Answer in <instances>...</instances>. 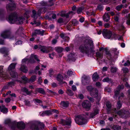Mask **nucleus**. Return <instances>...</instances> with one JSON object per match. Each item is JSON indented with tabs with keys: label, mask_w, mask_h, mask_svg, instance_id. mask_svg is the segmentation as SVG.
<instances>
[{
	"label": "nucleus",
	"mask_w": 130,
	"mask_h": 130,
	"mask_svg": "<svg viewBox=\"0 0 130 130\" xmlns=\"http://www.w3.org/2000/svg\"><path fill=\"white\" fill-rule=\"evenodd\" d=\"M129 12V11L128 10L124 9L122 11L121 13L124 14H126L128 13Z\"/></svg>",
	"instance_id": "obj_49"
},
{
	"label": "nucleus",
	"mask_w": 130,
	"mask_h": 130,
	"mask_svg": "<svg viewBox=\"0 0 130 130\" xmlns=\"http://www.w3.org/2000/svg\"><path fill=\"white\" fill-rule=\"evenodd\" d=\"M56 78L57 80L60 82L61 84H62L64 83V82H62L63 78L61 74H58Z\"/></svg>",
	"instance_id": "obj_23"
},
{
	"label": "nucleus",
	"mask_w": 130,
	"mask_h": 130,
	"mask_svg": "<svg viewBox=\"0 0 130 130\" xmlns=\"http://www.w3.org/2000/svg\"><path fill=\"white\" fill-rule=\"evenodd\" d=\"M86 88L88 91L90 92V93L92 92V90L95 89L93 88L91 86H87L86 87Z\"/></svg>",
	"instance_id": "obj_36"
},
{
	"label": "nucleus",
	"mask_w": 130,
	"mask_h": 130,
	"mask_svg": "<svg viewBox=\"0 0 130 130\" xmlns=\"http://www.w3.org/2000/svg\"><path fill=\"white\" fill-rule=\"evenodd\" d=\"M72 25L74 26H76L78 24V22L76 20H72L71 22Z\"/></svg>",
	"instance_id": "obj_38"
},
{
	"label": "nucleus",
	"mask_w": 130,
	"mask_h": 130,
	"mask_svg": "<svg viewBox=\"0 0 130 130\" xmlns=\"http://www.w3.org/2000/svg\"><path fill=\"white\" fill-rule=\"evenodd\" d=\"M44 125L43 123H39L37 124L33 125L31 127L32 130H43Z\"/></svg>",
	"instance_id": "obj_6"
},
{
	"label": "nucleus",
	"mask_w": 130,
	"mask_h": 130,
	"mask_svg": "<svg viewBox=\"0 0 130 130\" xmlns=\"http://www.w3.org/2000/svg\"><path fill=\"white\" fill-rule=\"evenodd\" d=\"M98 91L96 89H94L92 92L90 93L91 95L95 97H96L98 96Z\"/></svg>",
	"instance_id": "obj_18"
},
{
	"label": "nucleus",
	"mask_w": 130,
	"mask_h": 130,
	"mask_svg": "<svg viewBox=\"0 0 130 130\" xmlns=\"http://www.w3.org/2000/svg\"><path fill=\"white\" fill-rule=\"evenodd\" d=\"M124 86L123 85H119L117 87V89L119 90H120L121 89H123L124 88Z\"/></svg>",
	"instance_id": "obj_45"
},
{
	"label": "nucleus",
	"mask_w": 130,
	"mask_h": 130,
	"mask_svg": "<svg viewBox=\"0 0 130 130\" xmlns=\"http://www.w3.org/2000/svg\"><path fill=\"white\" fill-rule=\"evenodd\" d=\"M22 91L25 92L27 95L30 94L31 93L30 91H28V89L25 88H24L22 89Z\"/></svg>",
	"instance_id": "obj_33"
},
{
	"label": "nucleus",
	"mask_w": 130,
	"mask_h": 130,
	"mask_svg": "<svg viewBox=\"0 0 130 130\" xmlns=\"http://www.w3.org/2000/svg\"><path fill=\"white\" fill-rule=\"evenodd\" d=\"M68 57L70 61H75L76 60V56L75 54H70L68 56Z\"/></svg>",
	"instance_id": "obj_17"
},
{
	"label": "nucleus",
	"mask_w": 130,
	"mask_h": 130,
	"mask_svg": "<svg viewBox=\"0 0 130 130\" xmlns=\"http://www.w3.org/2000/svg\"><path fill=\"white\" fill-rule=\"evenodd\" d=\"M96 55L98 58L102 59L103 57L102 54L99 52L96 53Z\"/></svg>",
	"instance_id": "obj_40"
},
{
	"label": "nucleus",
	"mask_w": 130,
	"mask_h": 130,
	"mask_svg": "<svg viewBox=\"0 0 130 130\" xmlns=\"http://www.w3.org/2000/svg\"><path fill=\"white\" fill-rule=\"evenodd\" d=\"M126 23L128 25H130V14L128 15Z\"/></svg>",
	"instance_id": "obj_44"
},
{
	"label": "nucleus",
	"mask_w": 130,
	"mask_h": 130,
	"mask_svg": "<svg viewBox=\"0 0 130 130\" xmlns=\"http://www.w3.org/2000/svg\"><path fill=\"white\" fill-rule=\"evenodd\" d=\"M117 114L122 117H126L127 115L129 114L128 111H126L124 109H122L118 111Z\"/></svg>",
	"instance_id": "obj_10"
},
{
	"label": "nucleus",
	"mask_w": 130,
	"mask_h": 130,
	"mask_svg": "<svg viewBox=\"0 0 130 130\" xmlns=\"http://www.w3.org/2000/svg\"><path fill=\"white\" fill-rule=\"evenodd\" d=\"M73 73V72L70 70H69L67 72V74L69 76H71Z\"/></svg>",
	"instance_id": "obj_61"
},
{
	"label": "nucleus",
	"mask_w": 130,
	"mask_h": 130,
	"mask_svg": "<svg viewBox=\"0 0 130 130\" xmlns=\"http://www.w3.org/2000/svg\"><path fill=\"white\" fill-rule=\"evenodd\" d=\"M49 72L50 77H52L53 76L54 74V71L53 70L51 69L49 70Z\"/></svg>",
	"instance_id": "obj_47"
},
{
	"label": "nucleus",
	"mask_w": 130,
	"mask_h": 130,
	"mask_svg": "<svg viewBox=\"0 0 130 130\" xmlns=\"http://www.w3.org/2000/svg\"><path fill=\"white\" fill-rule=\"evenodd\" d=\"M11 100V99L9 98H6L5 100V102L7 103L10 102Z\"/></svg>",
	"instance_id": "obj_59"
},
{
	"label": "nucleus",
	"mask_w": 130,
	"mask_h": 130,
	"mask_svg": "<svg viewBox=\"0 0 130 130\" xmlns=\"http://www.w3.org/2000/svg\"><path fill=\"white\" fill-rule=\"evenodd\" d=\"M103 81L104 82H108L110 81V79L108 77H107L104 78Z\"/></svg>",
	"instance_id": "obj_50"
},
{
	"label": "nucleus",
	"mask_w": 130,
	"mask_h": 130,
	"mask_svg": "<svg viewBox=\"0 0 130 130\" xmlns=\"http://www.w3.org/2000/svg\"><path fill=\"white\" fill-rule=\"evenodd\" d=\"M52 113L51 111L50 110H47L44 111L42 114V115L43 116L44 115H46L47 116L51 114Z\"/></svg>",
	"instance_id": "obj_32"
},
{
	"label": "nucleus",
	"mask_w": 130,
	"mask_h": 130,
	"mask_svg": "<svg viewBox=\"0 0 130 130\" xmlns=\"http://www.w3.org/2000/svg\"><path fill=\"white\" fill-rule=\"evenodd\" d=\"M55 51L58 53H61L63 50V48L61 47L57 46L55 48Z\"/></svg>",
	"instance_id": "obj_28"
},
{
	"label": "nucleus",
	"mask_w": 130,
	"mask_h": 130,
	"mask_svg": "<svg viewBox=\"0 0 130 130\" xmlns=\"http://www.w3.org/2000/svg\"><path fill=\"white\" fill-rule=\"evenodd\" d=\"M121 106L122 104L120 102V100L118 99V101L117 102V109H120L121 107Z\"/></svg>",
	"instance_id": "obj_41"
},
{
	"label": "nucleus",
	"mask_w": 130,
	"mask_h": 130,
	"mask_svg": "<svg viewBox=\"0 0 130 130\" xmlns=\"http://www.w3.org/2000/svg\"><path fill=\"white\" fill-rule=\"evenodd\" d=\"M78 119L76 123L78 125H82L85 124L87 123V120L83 117V115L79 116Z\"/></svg>",
	"instance_id": "obj_8"
},
{
	"label": "nucleus",
	"mask_w": 130,
	"mask_h": 130,
	"mask_svg": "<svg viewBox=\"0 0 130 130\" xmlns=\"http://www.w3.org/2000/svg\"><path fill=\"white\" fill-rule=\"evenodd\" d=\"M104 50L105 51L106 54L107 56V57L108 56H111V54H110L109 52L107 51V49L106 48H105L104 49Z\"/></svg>",
	"instance_id": "obj_43"
},
{
	"label": "nucleus",
	"mask_w": 130,
	"mask_h": 130,
	"mask_svg": "<svg viewBox=\"0 0 130 130\" xmlns=\"http://www.w3.org/2000/svg\"><path fill=\"white\" fill-rule=\"evenodd\" d=\"M123 7V5L122 4H121L117 6L116 7L115 9L118 11H120L121 10L122 8Z\"/></svg>",
	"instance_id": "obj_37"
},
{
	"label": "nucleus",
	"mask_w": 130,
	"mask_h": 130,
	"mask_svg": "<svg viewBox=\"0 0 130 130\" xmlns=\"http://www.w3.org/2000/svg\"><path fill=\"white\" fill-rule=\"evenodd\" d=\"M9 20L11 24L15 23L17 24H22L23 23V19L21 17L17 18V13L14 12L12 13L9 15Z\"/></svg>",
	"instance_id": "obj_2"
},
{
	"label": "nucleus",
	"mask_w": 130,
	"mask_h": 130,
	"mask_svg": "<svg viewBox=\"0 0 130 130\" xmlns=\"http://www.w3.org/2000/svg\"><path fill=\"white\" fill-rule=\"evenodd\" d=\"M20 70L23 72L25 73H27L28 71L27 67L24 66H21L20 68Z\"/></svg>",
	"instance_id": "obj_29"
},
{
	"label": "nucleus",
	"mask_w": 130,
	"mask_h": 130,
	"mask_svg": "<svg viewBox=\"0 0 130 130\" xmlns=\"http://www.w3.org/2000/svg\"><path fill=\"white\" fill-rule=\"evenodd\" d=\"M17 127L19 129H23L25 128V124L23 122H19L17 124Z\"/></svg>",
	"instance_id": "obj_16"
},
{
	"label": "nucleus",
	"mask_w": 130,
	"mask_h": 130,
	"mask_svg": "<svg viewBox=\"0 0 130 130\" xmlns=\"http://www.w3.org/2000/svg\"><path fill=\"white\" fill-rule=\"evenodd\" d=\"M99 110L98 109H96L94 110L93 112L91 113L90 114V118H93L95 115L99 113Z\"/></svg>",
	"instance_id": "obj_22"
},
{
	"label": "nucleus",
	"mask_w": 130,
	"mask_h": 130,
	"mask_svg": "<svg viewBox=\"0 0 130 130\" xmlns=\"http://www.w3.org/2000/svg\"><path fill=\"white\" fill-rule=\"evenodd\" d=\"M32 14L31 16L34 19H36L37 18V16L36 13V11L35 10H33L32 11Z\"/></svg>",
	"instance_id": "obj_35"
},
{
	"label": "nucleus",
	"mask_w": 130,
	"mask_h": 130,
	"mask_svg": "<svg viewBox=\"0 0 130 130\" xmlns=\"http://www.w3.org/2000/svg\"><path fill=\"white\" fill-rule=\"evenodd\" d=\"M60 105L63 107H67L69 105V103L68 102L64 101L61 102L60 103Z\"/></svg>",
	"instance_id": "obj_30"
},
{
	"label": "nucleus",
	"mask_w": 130,
	"mask_h": 130,
	"mask_svg": "<svg viewBox=\"0 0 130 130\" xmlns=\"http://www.w3.org/2000/svg\"><path fill=\"white\" fill-rule=\"evenodd\" d=\"M59 122L63 125H70L71 123V121L70 118L63 116Z\"/></svg>",
	"instance_id": "obj_3"
},
{
	"label": "nucleus",
	"mask_w": 130,
	"mask_h": 130,
	"mask_svg": "<svg viewBox=\"0 0 130 130\" xmlns=\"http://www.w3.org/2000/svg\"><path fill=\"white\" fill-rule=\"evenodd\" d=\"M111 52L112 54L115 55H117L119 53L118 51L117 50V49L116 48H111Z\"/></svg>",
	"instance_id": "obj_26"
},
{
	"label": "nucleus",
	"mask_w": 130,
	"mask_h": 130,
	"mask_svg": "<svg viewBox=\"0 0 130 130\" xmlns=\"http://www.w3.org/2000/svg\"><path fill=\"white\" fill-rule=\"evenodd\" d=\"M31 57H34V58L36 59L37 61H39V60L37 56L36 55H34L31 54Z\"/></svg>",
	"instance_id": "obj_58"
},
{
	"label": "nucleus",
	"mask_w": 130,
	"mask_h": 130,
	"mask_svg": "<svg viewBox=\"0 0 130 130\" xmlns=\"http://www.w3.org/2000/svg\"><path fill=\"white\" fill-rule=\"evenodd\" d=\"M69 39L70 38L69 37L65 36L63 39L65 41H68Z\"/></svg>",
	"instance_id": "obj_62"
},
{
	"label": "nucleus",
	"mask_w": 130,
	"mask_h": 130,
	"mask_svg": "<svg viewBox=\"0 0 130 130\" xmlns=\"http://www.w3.org/2000/svg\"><path fill=\"white\" fill-rule=\"evenodd\" d=\"M3 67H0V74L1 75L3 74Z\"/></svg>",
	"instance_id": "obj_63"
},
{
	"label": "nucleus",
	"mask_w": 130,
	"mask_h": 130,
	"mask_svg": "<svg viewBox=\"0 0 130 130\" xmlns=\"http://www.w3.org/2000/svg\"><path fill=\"white\" fill-rule=\"evenodd\" d=\"M74 14V12L73 11H71L67 13H61L60 14V16L62 17H65L66 18H69V15H73Z\"/></svg>",
	"instance_id": "obj_20"
},
{
	"label": "nucleus",
	"mask_w": 130,
	"mask_h": 130,
	"mask_svg": "<svg viewBox=\"0 0 130 130\" xmlns=\"http://www.w3.org/2000/svg\"><path fill=\"white\" fill-rule=\"evenodd\" d=\"M57 22L59 23H61L63 22V20L61 18H59L57 20Z\"/></svg>",
	"instance_id": "obj_55"
},
{
	"label": "nucleus",
	"mask_w": 130,
	"mask_h": 130,
	"mask_svg": "<svg viewBox=\"0 0 130 130\" xmlns=\"http://www.w3.org/2000/svg\"><path fill=\"white\" fill-rule=\"evenodd\" d=\"M44 31L43 30L41 31L39 30H35L32 33V36H36L37 35H40L42 36H43L44 34Z\"/></svg>",
	"instance_id": "obj_13"
},
{
	"label": "nucleus",
	"mask_w": 130,
	"mask_h": 130,
	"mask_svg": "<svg viewBox=\"0 0 130 130\" xmlns=\"http://www.w3.org/2000/svg\"><path fill=\"white\" fill-rule=\"evenodd\" d=\"M10 74L11 77L13 78L15 77L17 75V73L15 72H12L11 73H10Z\"/></svg>",
	"instance_id": "obj_52"
},
{
	"label": "nucleus",
	"mask_w": 130,
	"mask_h": 130,
	"mask_svg": "<svg viewBox=\"0 0 130 130\" xmlns=\"http://www.w3.org/2000/svg\"><path fill=\"white\" fill-rule=\"evenodd\" d=\"M35 91L43 95H45L46 94L44 90L41 88H37L35 90Z\"/></svg>",
	"instance_id": "obj_21"
},
{
	"label": "nucleus",
	"mask_w": 130,
	"mask_h": 130,
	"mask_svg": "<svg viewBox=\"0 0 130 130\" xmlns=\"http://www.w3.org/2000/svg\"><path fill=\"white\" fill-rule=\"evenodd\" d=\"M110 24L109 23H105L104 25V27L105 28H109L110 27Z\"/></svg>",
	"instance_id": "obj_64"
},
{
	"label": "nucleus",
	"mask_w": 130,
	"mask_h": 130,
	"mask_svg": "<svg viewBox=\"0 0 130 130\" xmlns=\"http://www.w3.org/2000/svg\"><path fill=\"white\" fill-rule=\"evenodd\" d=\"M102 34L105 38L109 39L111 36L112 33L110 30L104 29L103 30Z\"/></svg>",
	"instance_id": "obj_7"
},
{
	"label": "nucleus",
	"mask_w": 130,
	"mask_h": 130,
	"mask_svg": "<svg viewBox=\"0 0 130 130\" xmlns=\"http://www.w3.org/2000/svg\"><path fill=\"white\" fill-rule=\"evenodd\" d=\"M4 123L5 124H8L9 125H12V126L11 127V130H15V124L13 122H11L10 119H8L6 120Z\"/></svg>",
	"instance_id": "obj_11"
},
{
	"label": "nucleus",
	"mask_w": 130,
	"mask_h": 130,
	"mask_svg": "<svg viewBox=\"0 0 130 130\" xmlns=\"http://www.w3.org/2000/svg\"><path fill=\"white\" fill-rule=\"evenodd\" d=\"M8 49L6 47H3L0 48V53L3 54L7 53L8 52Z\"/></svg>",
	"instance_id": "obj_25"
},
{
	"label": "nucleus",
	"mask_w": 130,
	"mask_h": 130,
	"mask_svg": "<svg viewBox=\"0 0 130 130\" xmlns=\"http://www.w3.org/2000/svg\"><path fill=\"white\" fill-rule=\"evenodd\" d=\"M83 8L82 7H79L77 8V12L79 14L82 11Z\"/></svg>",
	"instance_id": "obj_46"
},
{
	"label": "nucleus",
	"mask_w": 130,
	"mask_h": 130,
	"mask_svg": "<svg viewBox=\"0 0 130 130\" xmlns=\"http://www.w3.org/2000/svg\"><path fill=\"white\" fill-rule=\"evenodd\" d=\"M90 82V80L87 77H85L82 81L83 85H85L89 84Z\"/></svg>",
	"instance_id": "obj_14"
},
{
	"label": "nucleus",
	"mask_w": 130,
	"mask_h": 130,
	"mask_svg": "<svg viewBox=\"0 0 130 130\" xmlns=\"http://www.w3.org/2000/svg\"><path fill=\"white\" fill-rule=\"evenodd\" d=\"M36 79V76L35 75L32 76L30 79H29V82H34Z\"/></svg>",
	"instance_id": "obj_34"
},
{
	"label": "nucleus",
	"mask_w": 130,
	"mask_h": 130,
	"mask_svg": "<svg viewBox=\"0 0 130 130\" xmlns=\"http://www.w3.org/2000/svg\"><path fill=\"white\" fill-rule=\"evenodd\" d=\"M58 38V37L57 36L56 38V39H53L51 41L52 44L53 45L56 44L57 42V39Z\"/></svg>",
	"instance_id": "obj_39"
},
{
	"label": "nucleus",
	"mask_w": 130,
	"mask_h": 130,
	"mask_svg": "<svg viewBox=\"0 0 130 130\" xmlns=\"http://www.w3.org/2000/svg\"><path fill=\"white\" fill-rule=\"evenodd\" d=\"M22 79L24 80L27 82H29V79H28L25 76H23L22 77Z\"/></svg>",
	"instance_id": "obj_51"
},
{
	"label": "nucleus",
	"mask_w": 130,
	"mask_h": 130,
	"mask_svg": "<svg viewBox=\"0 0 130 130\" xmlns=\"http://www.w3.org/2000/svg\"><path fill=\"white\" fill-rule=\"evenodd\" d=\"M15 64L14 63L11 64L8 68L9 71H11L15 68Z\"/></svg>",
	"instance_id": "obj_31"
},
{
	"label": "nucleus",
	"mask_w": 130,
	"mask_h": 130,
	"mask_svg": "<svg viewBox=\"0 0 130 130\" xmlns=\"http://www.w3.org/2000/svg\"><path fill=\"white\" fill-rule=\"evenodd\" d=\"M1 36L4 39L9 38L13 39L14 38V37L11 34L10 30H6L4 31L1 35Z\"/></svg>",
	"instance_id": "obj_4"
},
{
	"label": "nucleus",
	"mask_w": 130,
	"mask_h": 130,
	"mask_svg": "<svg viewBox=\"0 0 130 130\" xmlns=\"http://www.w3.org/2000/svg\"><path fill=\"white\" fill-rule=\"evenodd\" d=\"M124 73H126L128 72V70L126 68H124L122 69Z\"/></svg>",
	"instance_id": "obj_54"
},
{
	"label": "nucleus",
	"mask_w": 130,
	"mask_h": 130,
	"mask_svg": "<svg viewBox=\"0 0 130 130\" xmlns=\"http://www.w3.org/2000/svg\"><path fill=\"white\" fill-rule=\"evenodd\" d=\"M117 70V69L115 67H111V72L114 73L116 72Z\"/></svg>",
	"instance_id": "obj_48"
},
{
	"label": "nucleus",
	"mask_w": 130,
	"mask_h": 130,
	"mask_svg": "<svg viewBox=\"0 0 130 130\" xmlns=\"http://www.w3.org/2000/svg\"><path fill=\"white\" fill-rule=\"evenodd\" d=\"M99 78V75L96 72L95 73L92 75V79L94 81H97Z\"/></svg>",
	"instance_id": "obj_27"
},
{
	"label": "nucleus",
	"mask_w": 130,
	"mask_h": 130,
	"mask_svg": "<svg viewBox=\"0 0 130 130\" xmlns=\"http://www.w3.org/2000/svg\"><path fill=\"white\" fill-rule=\"evenodd\" d=\"M41 6H45L47 5V3L44 1H42L40 3Z\"/></svg>",
	"instance_id": "obj_57"
},
{
	"label": "nucleus",
	"mask_w": 130,
	"mask_h": 130,
	"mask_svg": "<svg viewBox=\"0 0 130 130\" xmlns=\"http://www.w3.org/2000/svg\"><path fill=\"white\" fill-rule=\"evenodd\" d=\"M11 3L7 5L6 8L7 11H11L14 9L16 7V5L13 2L11 1Z\"/></svg>",
	"instance_id": "obj_9"
},
{
	"label": "nucleus",
	"mask_w": 130,
	"mask_h": 130,
	"mask_svg": "<svg viewBox=\"0 0 130 130\" xmlns=\"http://www.w3.org/2000/svg\"><path fill=\"white\" fill-rule=\"evenodd\" d=\"M82 105L83 107L86 109H89L91 106L90 103L88 100L85 101L82 103Z\"/></svg>",
	"instance_id": "obj_12"
},
{
	"label": "nucleus",
	"mask_w": 130,
	"mask_h": 130,
	"mask_svg": "<svg viewBox=\"0 0 130 130\" xmlns=\"http://www.w3.org/2000/svg\"><path fill=\"white\" fill-rule=\"evenodd\" d=\"M78 49L81 53H85L89 56V53H93L94 47L93 41L89 39H86L82 41L79 46Z\"/></svg>",
	"instance_id": "obj_1"
},
{
	"label": "nucleus",
	"mask_w": 130,
	"mask_h": 130,
	"mask_svg": "<svg viewBox=\"0 0 130 130\" xmlns=\"http://www.w3.org/2000/svg\"><path fill=\"white\" fill-rule=\"evenodd\" d=\"M106 106L107 107V113H110L111 110V105L110 103L108 101H107L106 103Z\"/></svg>",
	"instance_id": "obj_15"
},
{
	"label": "nucleus",
	"mask_w": 130,
	"mask_h": 130,
	"mask_svg": "<svg viewBox=\"0 0 130 130\" xmlns=\"http://www.w3.org/2000/svg\"><path fill=\"white\" fill-rule=\"evenodd\" d=\"M66 92L68 95L70 96H72L73 94V92L70 89H68L66 91Z\"/></svg>",
	"instance_id": "obj_42"
},
{
	"label": "nucleus",
	"mask_w": 130,
	"mask_h": 130,
	"mask_svg": "<svg viewBox=\"0 0 130 130\" xmlns=\"http://www.w3.org/2000/svg\"><path fill=\"white\" fill-rule=\"evenodd\" d=\"M0 111L1 112L4 113H6L8 112V109L7 108L3 105L0 106Z\"/></svg>",
	"instance_id": "obj_19"
},
{
	"label": "nucleus",
	"mask_w": 130,
	"mask_h": 130,
	"mask_svg": "<svg viewBox=\"0 0 130 130\" xmlns=\"http://www.w3.org/2000/svg\"><path fill=\"white\" fill-rule=\"evenodd\" d=\"M53 0H50L49 1L48 4V6H51L54 5V3L53 1Z\"/></svg>",
	"instance_id": "obj_53"
},
{
	"label": "nucleus",
	"mask_w": 130,
	"mask_h": 130,
	"mask_svg": "<svg viewBox=\"0 0 130 130\" xmlns=\"http://www.w3.org/2000/svg\"><path fill=\"white\" fill-rule=\"evenodd\" d=\"M110 19V16L108 13H105L103 16V19L106 22H108Z\"/></svg>",
	"instance_id": "obj_24"
},
{
	"label": "nucleus",
	"mask_w": 130,
	"mask_h": 130,
	"mask_svg": "<svg viewBox=\"0 0 130 130\" xmlns=\"http://www.w3.org/2000/svg\"><path fill=\"white\" fill-rule=\"evenodd\" d=\"M14 83L13 82H10L8 83V85L9 86L12 87L14 86Z\"/></svg>",
	"instance_id": "obj_60"
},
{
	"label": "nucleus",
	"mask_w": 130,
	"mask_h": 130,
	"mask_svg": "<svg viewBox=\"0 0 130 130\" xmlns=\"http://www.w3.org/2000/svg\"><path fill=\"white\" fill-rule=\"evenodd\" d=\"M130 65V62L129 60H128L126 62H125L124 64L125 66H128Z\"/></svg>",
	"instance_id": "obj_56"
},
{
	"label": "nucleus",
	"mask_w": 130,
	"mask_h": 130,
	"mask_svg": "<svg viewBox=\"0 0 130 130\" xmlns=\"http://www.w3.org/2000/svg\"><path fill=\"white\" fill-rule=\"evenodd\" d=\"M39 49L43 53H48L50 52L53 51V48L51 46H46L44 45H39Z\"/></svg>",
	"instance_id": "obj_5"
}]
</instances>
